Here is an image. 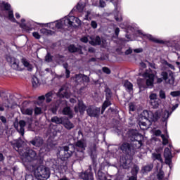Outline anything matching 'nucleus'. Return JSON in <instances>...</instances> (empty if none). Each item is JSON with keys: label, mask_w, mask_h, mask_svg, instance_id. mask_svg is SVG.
Masks as SVG:
<instances>
[{"label": "nucleus", "mask_w": 180, "mask_h": 180, "mask_svg": "<svg viewBox=\"0 0 180 180\" xmlns=\"http://www.w3.org/2000/svg\"><path fill=\"white\" fill-rule=\"evenodd\" d=\"M23 144H25V142L20 139L14 140L11 142V146L14 150L18 151L20 155L22 157V164L25 167L27 171L34 172L35 177L38 180L49 179V178H50V169L43 165L36 167V165L32 164V161L37 160V154L32 149L24 150Z\"/></svg>", "instance_id": "obj_1"}, {"label": "nucleus", "mask_w": 180, "mask_h": 180, "mask_svg": "<svg viewBox=\"0 0 180 180\" xmlns=\"http://www.w3.org/2000/svg\"><path fill=\"white\" fill-rule=\"evenodd\" d=\"M85 148H86V143L82 140H79L74 145L72 143L68 144V146H61L58 148V155L60 157V160L56 159H51L50 165L53 171H58V172H63L67 169V166L64 162L67 161L68 158L72 155L75 153V155L77 160H84L85 157Z\"/></svg>", "instance_id": "obj_2"}, {"label": "nucleus", "mask_w": 180, "mask_h": 180, "mask_svg": "<svg viewBox=\"0 0 180 180\" xmlns=\"http://www.w3.org/2000/svg\"><path fill=\"white\" fill-rule=\"evenodd\" d=\"M127 136L128 139L131 141V143L124 142L119 146V150H121L126 157H128V160L124 162H121L124 169H127L130 166L129 162H131L133 160V156L138 150L141 148L143 146V141H144V136L139 133L137 129H130L127 131Z\"/></svg>", "instance_id": "obj_3"}, {"label": "nucleus", "mask_w": 180, "mask_h": 180, "mask_svg": "<svg viewBox=\"0 0 180 180\" xmlns=\"http://www.w3.org/2000/svg\"><path fill=\"white\" fill-rule=\"evenodd\" d=\"M171 115H172V112H169L167 110L164 111H162V110H158L154 112L145 110L142 112V117L144 120H146L149 124H151V122H158V120L161 119L162 122H165L167 126L168 119Z\"/></svg>", "instance_id": "obj_4"}, {"label": "nucleus", "mask_w": 180, "mask_h": 180, "mask_svg": "<svg viewBox=\"0 0 180 180\" xmlns=\"http://www.w3.org/2000/svg\"><path fill=\"white\" fill-rule=\"evenodd\" d=\"M136 34L139 36V37H143V39H148L150 41H153V43H158V44H166L168 47H172V49H174L177 51H180V38L177 37V39L171 41H164L162 39H157L153 35L150 34H144L142 30H137Z\"/></svg>", "instance_id": "obj_5"}, {"label": "nucleus", "mask_w": 180, "mask_h": 180, "mask_svg": "<svg viewBox=\"0 0 180 180\" xmlns=\"http://www.w3.org/2000/svg\"><path fill=\"white\" fill-rule=\"evenodd\" d=\"M74 21L79 25H82V21L79 18L71 15L58 20L57 22H49L46 23V25H49V27L54 30V29H63L64 26L71 27L74 25Z\"/></svg>", "instance_id": "obj_6"}, {"label": "nucleus", "mask_w": 180, "mask_h": 180, "mask_svg": "<svg viewBox=\"0 0 180 180\" xmlns=\"http://www.w3.org/2000/svg\"><path fill=\"white\" fill-rule=\"evenodd\" d=\"M29 144H32L34 147H41L40 153H49L57 143L54 141H51V139L47 140V143H44V139L40 136H35L32 141L29 142Z\"/></svg>", "instance_id": "obj_7"}, {"label": "nucleus", "mask_w": 180, "mask_h": 180, "mask_svg": "<svg viewBox=\"0 0 180 180\" xmlns=\"http://www.w3.org/2000/svg\"><path fill=\"white\" fill-rule=\"evenodd\" d=\"M86 5H88V0H80L70 11V15H75V12H79V13L84 15L83 20H91V13H92L91 10L84 11Z\"/></svg>", "instance_id": "obj_8"}, {"label": "nucleus", "mask_w": 180, "mask_h": 180, "mask_svg": "<svg viewBox=\"0 0 180 180\" xmlns=\"http://www.w3.org/2000/svg\"><path fill=\"white\" fill-rule=\"evenodd\" d=\"M25 22H26V20L24 18H22L21 24L20 25V26L22 29H25V30H28V32L33 30V29H36V27L37 26V25H39V26H43L44 25H46V26H49V25L47 24L36 22L32 20H28L27 23H25Z\"/></svg>", "instance_id": "obj_9"}, {"label": "nucleus", "mask_w": 180, "mask_h": 180, "mask_svg": "<svg viewBox=\"0 0 180 180\" xmlns=\"http://www.w3.org/2000/svg\"><path fill=\"white\" fill-rule=\"evenodd\" d=\"M72 81L76 84V85H81L82 84L89 83V77L84 74H77L71 77Z\"/></svg>", "instance_id": "obj_10"}, {"label": "nucleus", "mask_w": 180, "mask_h": 180, "mask_svg": "<svg viewBox=\"0 0 180 180\" xmlns=\"http://www.w3.org/2000/svg\"><path fill=\"white\" fill-rule=\"evenodd\" d=\"M161 99L158 98L157 94L150 93L149 94V103L153 109H158L161 106Z\"/></svg>", "instance_id": "obj_11"}, {"label": "nucleus", "mask_w": 180, "mask_h": 180, "mask_svg": "<svg viewBox=\"0 0 180 180\" xmlns=\"http://www.w3.org/2000/svg\"><path fill=\"white\" fill-rule=\"evenodd\" d=\"M142 76L143 78L146 79V85L148 88H153V86H154V78L155 77L154 73L150 70H146Z\"/></svg>", "instance_id": "obj_12"}, {"label": "nucleus", "mask_w": 180, "mask_h": 180, "mask_svg": "<svg viewBox=\"0 0 180 180\" xmlns=\"http://www.w3.org/2000/svg\"><path fill=\"white\" fill-rule=\"evenodd\" d=\"M86 113L90 117H99L101 108L90 105L86 109Z\"/></svg>", "instance_id": "obj_13"}, {"label": "nucleus", "mask_w": 180, "mask_h": 180, "mask_svg": "<svg viewBox=\"0 0 180 180\" xmlns=\"http://www.w3.org/2000/svg\"><path fill=\"white\" fill-rule=\"evenodd\" d=\"M105 95H106V101H104L102 105L101 108V115H103V112L105 110H106V108H108V106H110L112 105V103H110L108 99L109 98H112V91L109 89H105Z\"/></svg>", "instance_id": "obj_14"}, {"label": "nucleus", "mask_w": 180, "mask_h": 180, "mask_svg": "<svg viewBox=\"0 0 180 180\" xmlns=\"http://www.w3.org/2000/svg\"><path fill=\"white\" fill-rule=\"evenodd\" d=\"M161 76L162 77V79H164V81H167V84H169L170 85H172L174 81H175L174 72H172V71H169V73L167 72H162Z\"/></svg>", "instance_id": "obj_15"}, {"label": "nucleus", "mask_w": 180, "mask_h": 180, "mask_svg": "<svg viewBox=\"0 0 180 180\" xmlns=\"http://www.w3.org/2000/svg\"><path fill=\"white\" fill-rule=\"evenodd\" d=\"M164 157L165 158V164L169 165L171 169L172 168V153L169 148L165 149Z\"/></svg>", "instance_id": "obj_16"}, {"label": "nucleus", "mask_w": 180, "mask_h": 180, "mask_svg": "<svg viewBox=\"0 0 180 180\" xmlns=\"http://www.w3.org/2000/svg\"><path fill=\"white\" fill-rule=\"evenodd\" d=\"M26 126V122L24 120H20L19 122L14 123V127L17 129V131L20 133L21 136H25V127Z\"/></svg>", "instance_id": "obj_17"}, {"label": "nucleus", "mask_w": 180, "mask_h": 180, "mask_svg": "<svg viewBox=\"0 0 180 180\" xmlns=\"http://www.w3.org/2000/svg\"><path fill=\"white\" fill-rule=\"evenodd\" d=\"M75 113L80 112V115H84L85 110H86V105L84 103V101L79 100L77 106H75Z\"/></svg>", "instance_id": "obj_18"}, {"label": "nucleus", "mask_w": 180, "mask_h": 180, "mask_svg": "<svg viewBox=\"0 0 180 180\" xmlns=\"http://www.w3.org/2000/svg\"><path fill=\"white\" fill-rule=\"evenodd\" d=\"M58 96L57 101H61V98H66V99H68L70 98V93L67 91V89L65 87H61L58 94H56Z\"/></svg>", "instance_id": "obj_19"}, {"label": "nucleus", "mask_w": 180, "mask_h": 180, "mask_svg": "<svg viewBox=\"0 0 180 180\" xmlns=\"http://www.w3.org/2000/svg\"><path fill=\"white\" fill-rule=\"evenodd\" d=\"M8 61H10L11 68L16 71H22L20 67H19V60L15 58H8Z\"/></svg>", "instance_id": "obj_20"}, {"label": "nucleus", "mask_w": 180, "mask_h": 180, "mask_svg": "<svg viewBox=\"0 0 180 180\" xmlns=\"http://www.w3.org/2000/svg\"><path fill=\"white\" fill-rule=\"evenodd\" d=\"M6 109H13L15 104L12 103L9 100H6L3 104H0V112H4Z\"/></svg>", "instance_id": "obj_21"}, {"label": "nucleus", "mask_w": 180, "mask_h": 180, "mask_svg": "<svg viewBox=\"0 0 180 180\" xmlns=\"http://www.w3.org/2000/svg\"><path fill=\"white\" fill-rule=\"evenodd\" d=\"M89 44L91 46H101L102 44V40L99 36H96V37H89Z\"/></svg>", "instance_id": "obj_22"}, {"label": "nucleus", "mask_w": 180, "mask_h": 180, "mask_svg": "<svg viewBox=\"0 0 180 180\" xmlns=\"http://www.w3.org/2000/svg\"><path fill=\"white\" fill-rule=\"evenodd\" d=\"M79 176L80 179L94 180V174H92V173L88 172L79 173Z\"/></svg>", "instance_id": "obj_23"}, {"label": "nucleus", "mask_w": 180, "mask_h": 180, "mask_svg": "<svg viewBox=\"0 0 180 180\" xmlns=\"http://www.w3.org/2000/svg\"><path fill=\"white\" fill-rule=\"evenodd\" d=\"M62 115H65V116H68L70 119H72L74 117V113L72 112V110L71 108L66 106L62 110Z\"/></svg>", "instance_id": "obj_24"}, {"label": "nucleus", "mask_w": 180, "mask_h": 180, "mask_svg": "<svg viewBox=\"0 0 180 180\" xmlns=\"http://www.w3.org/2000/svg\"><path fill=\"white\" fill-rule=\"evenodd\" d=\"M62 124H63L64 127H65V129L68 130H71V129H74L75 127L74 124L71 122L68 118H64Z\"/></svg>", "instance_id": "obj_25"}, {"label": "nucleus", "mask_w": 180, "mask_h": 180, "mask_svg": "<svg viewBox=\"0 0 180 180\" xmlns=\"http://www.w3.org/2000/svg\"><path fill=\"white\" fill-rule=\"evenodd\" d=\"M153 168H154V165H153V164H149V165L143 166L141 169V174H147V173L151 172Z\"/></svg>", "instance_id": "obj_26"}, {"label": "nucleus", "mask_w": 180, "mask_h": 180, "mask_svg": "<svg viewBox=\"0 0 180 180\" xmlns=\"http://www.w3.org/2000/svg\"><path fill=\"white\" fill-rule=\"evenodd\" d=\"M20 110H21V113L22 115H27V116H32V115H33V112L34 110H33V108H23L22 107L20 108Z\"/></svg>", "instance_id": "obj_27"}, {"label": "nucleus", "mask_w": 180, "mask_h": 180, "mask_svg": "<svg viewBox=\"0 0 180 180\" xmlns=\"http://www.w3.org/2000/svg\"><path fill=\"white\" fill-rule=\"evenodd\" d=\"M68 50L70 53H79V54H82V50L79 47L75 46L74 44H71L68 46Z\"/></svg>", "instance_id": "obj_28"}, {"label": "nucleus", "mask_w": 180, "mask_h": 180, "mask_svg": "<svg viewBox=\"0 0 180 180\" xmlns=\"http://www.w3.org/2000/svg\"><path fill=\"white\" fill-rule=\"evenodd\" d=\"M152 160L153 161H158L160 164H162L164 161L162 160V157L158 153H152Z\"/></svg>", "instance_id": "obj_29"}, {"label": "nucleus", "mask_w": 180, "mask_h": 180, "mask_svg": "<svg viewBox=\"0 0 180 180\" xmlns=\"http://www.w3.org/2000/svg\"><path fill=\"white\" fill-rule=\"evenodd\" d=\"M56 95L54 91H49L45 94V101L46 103H50L53 101V97Z\"/></svg>", "instance_id": "obj_30"}, {"label": "nucleus", "mask_w": 180, "mask_h": 180, "mask_svg": "<svg viewBox=\"0 0 180 180\" xmlns=\"http://www.w3.org/2000/svg\"><path fill=\"white\" fill-rule=\"evenodd\" d=\"M60 103H61L60 100H57L56 103H53V106L50 108L51 112L53 113V115H56L57 113V110H58V106H60Z\"/></svg>", "instance_id": "obj_31"}, {"label": "nucleus", "mask_w": 180, "mask_h": 180, "mask_svg": "<svg viewBox=\"0 0 180 180\" xmlns=\"http://www.w3.org/2000/svg\"><path fill=\"white\" fill-rule=\"evenodd\" d=\"M64 119V117H58L55 116L51 119V122H52V123H56V124H63Z\"/></svg>", "instance_id": "obj_32"}, {"label": "nucleus", "mask_w": 180, "mask_h": 180, "mask_svg": "<svg viewBox=\"0 0 180 180\" xmlns=\"http://www.w3.org/2000/svg\"><path fill=\"white\" fill-rule=\"evenodd\" d=\"M22 63L23 65L26 67L27 71H32L33 70V65H32L26 58H22Z\"/></svg>", "instance_id": "obj_33"}, {"label": "nucleus", "mask_w": 180, "mask_h": 180, "mask_svg": "<svg viewBox=\"0 0 180 180\" xmlns=\"http://www.w3.org/2000/svg\"><path fill=\"white\" fill-rule=\"evenodd\" d=\"M124 86L127 92H131L133 91V84L127 80L124 82Z\"/></svg>", "instance_id": "obj_34"}, {"label": "nucleus", "mask_w": 180, "mask_h": 180, "mask_svg": "<svg viewBox=\"0 0 180 180\" xmlns=\"http://www.w3.org/2000/svg\"><path fill=\"white\" fill-rule=\"evenodd\" d=\"M32 84L33 88H37L38 86H40V82L39 81V79L37 77H33L32 79Z\"/></svg>", "instance_id": "obj_35"}, {"label": "nucleus", "mask_w": 180, "mask_h": 180, "mask_svg": "<svg viewBox=\"0 0 180 180\" xmlns=\"http://www.w3.org/2000/svg\"><path fill=\"white\" fill-rule=\"evenodd\" d=\"M140 171V167L137 165H134L131 169V174L133 176H137V174Z\"/></svg>", "instance_id": "obj_36"}, {"label": "nucleus", "mask_w": 180, "mask_h": 180, "mask_svg": "<svg viewBox=\"0 0 180 180\" xmlns=\"http://www.w3.org/2000/svg\"><path fill=\"white\" fill-rule=\"evenodd\" d=\"M165 132H166V134H167L166 136L164 134L161 135L163 146H167V144H168V139L169 138V136H168V131H167V129L165 130Z\"/></svg>", "instance_id": "obj_37"}, {"label": "nucleus", "mask_w": 180, "mask_h": 180, "mask_svg": "<svg viewBox=\"0 0 180 180\" xmlns=\"http://www.w3.org/2000/svg\"><path fill=\"white\" fill-rule=\"evenodd\" d=\"M139 126L141 130H147V129H148V125L147 124V122L144 121H139Z\"/></svg>", "instance_id": "obj_38"}, {"label": "nucleus", "mask_w": 180, "mask_h": 180, "mask_svg": "<svg viewBox=\"0 0 180 180\" xmlns=\"http://www.w3.org/2000/svg\"><path fill=\"white\" fill-rule=\"evenodd\" d=\"M8 20H11V22L13 23H18V21L15 19V16L13 15V11L12 10L8 11Z\"/></svg>", "instance_id": "obj_39"}, {"label": "nucleus", "mask_w": 180, "mask_h": 180, "mask_svg": "<svg viewBox=\"0 0 180 180\" xmlns=\"http://www.w3.org/2000/svg\"><path fill=\"white\" fill-rule=\"evenodd\" d=\"M0 7L4 9V11H9V9H11V4L6 3L5 1H1L0 3Z\"/></svg>", "instance_id": "obj_40"}, {"label": "nucleus", "mask_w": 180, "mask_h": 180, "mask_svg": "<svg viewBox=\"0 0 180 180\" xmlns=\"http://www.w3.org/2000/svg\"><path fill=\"white\" fill-rule=\"evenodd\" d=\"M45 61L46 63H51V61H53V56H51V53H50V52H48L46 55Z\"/></svg>", "instance_id": "obj_41"}, {"label": "nucleus", "mask_w": 180, "mask_h": 180, "mask_svg": "<svg viewBox=\"0 0 180 180\" xmlns=\"http://www.w3.org/2000/svg\"><path fill=\"white\" fill-rule=\"evenodd\" d=\"M165 175L164 172L162 170H160L157 174V178L158 180H165L164 179Z\"/></svg>", "instance_id": "obj_42"}, {"label": "nucleus", "mask_w": 180, "mask_h": 180, "mask_svg": "<svg viewBox=\"0 0 180 180\" xmlns=\"http://www.w3.org/2000/svg\"><path fill=\"white\" fill-rule=\"evenodd\" d=\"M159 97L161 99H167V94H165V92L164 91V90H160Z\"/></svg>", "instance_id": "obj_43"}, {"label": "nucleus", "mask_w": 180, "mask_h": 180, "mask_svg": "<svg viewBox=\"0 0 180 180\" xmlns=\"http://www.w3.org/2000/svg\"><path fill=\"white\" fill-rule=\"evenodd\" d=\"M163 64L169 67V68H170L171 70H173V71H175V66H174L172 64L169 63L168 61L164 60Z\"/></svg>", "instance_id": "obj_44"}, {"label": "nucleus", "mask_w": 180, "mask_h": 180, "mask_svg": "<svg viewBox=\"0 0 180 180\" xmlns=\"http://www.w3.org/2000/svg\"><path fill=\"white\" fill-rule=\"evenodd\" d=\"M40 32L42 34H45V36H47V35L50 34L51 31L49 30H47L46 28H42V29H41Z\"/></svg>", "instance_id": "obj_45"}, {"label": "nucleus", "mask_w": 180, "mask_h": 180, "mask_svg": "<svg viewBox=\"0 0 180 180\" xmlns=\"http://www.w3.org/2000/svg\"><path fill=\"white\" fill-rule=\"evenodd\" d=\"M170 95L173 96V98H176V96H180V91H174L170 93Z\"/></svg>", "instance_id": "obj_46"}, {"label": "nucleus", "mask_w": 180, "mask_h": 180, "mask_svg": "<svg viewBox=\"0 0 180 180\" xmlns=\"http://www.w3.org/2000/svg\"><path fill=\"white\" fill-rule=\"evenodd\" d=\"M89 37H82L80 39V41H82V43H88V41H89H89H91V40H89Z\"/></svg>", "instance_id": "obj_47"}, {"label": "nucleus", "mask_w": 180, "mask_h": 180, "mask_svg": "<svg viewBox=\"0 0 180 180\" xmlns=\"http://www.w3.org/2000/svg\"><path fill=\"white\" fill-rule=\"evenodd\" d=\"M34 112V115H41V108L39 107H35Z\"/></svg>", "instance_id": "obj_48"}, {"label": "nucleus", "mask_w": 180, "mask_h": 180, "mask_svg": "<svg viewBox=\"0 0 180 180\" xmlns=\"http://www.w3.org/2000/svg\"><path fill=\"white\" fill-rule=\"evenodd\" d=\"M129 112H134V110H136V105L133 103H130L129 104Z\"/></svg>", "instance_id": "obj_49"}, {"label": "nucleus", "mask_w": 180, "mask_h": 180, "mask_svg": "<svg viewBox=\"0 0 180 180\" xmlns=\"http://www.w3.org/2000/svg\"><path fill=\"white\" fill-rule=\"evenodd\" d=\"M106 6V0H100L99 1V7L105 8Z\"/></svg>", "instance_id": "obj_50"}, {"label": "nucleus", "mask_w": 180, "mask_h": 180, "mask_svg": "<svg viewBox=\"0 0 180 180\" xmlns=\"http://www.w3.org/2000/svg\"><path fill=\"white\" fill-rule=\"evenodd\" d=\"M91 26L93 29H96V27H98V22H96V21L92 20L91 22Z\"/></svg>", "instance_id": "obj_51"}, {"label": "nucleus", "mask_w": 180, "mask_h": 180, "mask_svg": "<svg viewBox=\"0 0 180 180\" xmlns=\"http://www.w3.org/2000/svg\"><path fill=\"white\" fill-rule=\"evenodd\" d=\"M34 177L32 174H26L25 175V180H34Z\"/></svg>", "instance_id": "obj_52"}, {"label": "nucleus", "mask_w": 180, "mask_h": 180, "mask_svg": "<svg viewBox=\"0 0 180 180\" xmlns=\"http://www.w3.org/2000/svg\"><path fill=\"white\" fill-rule=\"evenodd\" d=\"M103 71L105 72V74H110V69H109L108 68H107V67H104V68H103Z\"/></svg>", "instance_id": "obj_53"}, {"label": "nucleus", "mask_w": 180, "mask_h": 180, "mask_svg": "<svg viewBox=\"0 0 180 180\" xmlns=\"http://www.w3.org/2000/svg\"><path fill=\"white\" fill-rule=\"evenodd\" d=\"M32 35H33V37H34L35 39H40V34H39V32H34L32 33Z\"/></svg>", "instance_id": "obj_54"}, {"label": "nucleus", "mask_w": 180, "mask_h": 180, "mask_svg": "<svg viewBox=\"0 0 180 180\" xmlns=\"http://www.w3.org/2000/svg\"><path fill=\"white\" fill-rule=\"evenodd\" d=\"M115 19L117 22H122V15H115Z\"/></svg>", "instance_id": "obj_55"}, {"label": "nucleus", "mask_w": 180, "mask_h": 180, "mask_svg": "<svg viewBox=\"0 0 180 180\" xmlns=\"http://www.w3.org/2000/svg\"><path fill=\"white\" fill-rule=\"evenodd\" d=\"M77 139H84V134H82V130L78 131V137Z\"/></svg>", "instance_id": "obj_56"}, {"label": "nucleus", "mask_w": 180, "mask_h": 180, "mask_svg": "<svg viewBox=\"0 0 180 180\" xmlns=\"http://www.w3.org/2000/svg\"><path fill=\"white\" fill-rule=\"evenodd\" d=\"M143 48H138L136 49H134V52L139 53H143Z\"/></svg>", "instance_id": "obj_57"}, {"label": "nucleus", "mask_w": 180, "mask_h": 180, "mask_svg": "<svg viewBox=\"0 0 180 180\" xmlns=\"http://www.w3.org/2000/svg\"><path fill=\"white\" fill-rule=\"evenodd\" d=\"M115 33L116 37H119V33H120V29H119V27H116L115 30Z\"/></svg>", "instance_id": "obj_58"}, {"label": "nucleus", "mask_w": 180, "mask_h": 180, "mask_svg": "<svg viewBox=\"0 0 180 180\" xmlns=\"http://www.w3.org/2000/svg\"><path fill=\"white\" fill-rule=\"evenodd\" d=\"M133 53V49H131V48H129V49H127L126 51H125V54L127 56H129V54H131Z\"/></svg>", "instance_id": "obj_59"}, {"label": "nucleus", "mask_w": 180, "mask_h": 180, "mask_svg": "<svg viewBox=\"0 0 180 180\" xmlns=\"http://www.w3.org/2000/svg\"><path fill=\"white\" fill-rule=\"evenodd\" d=\"M71 75V72L70 70H65V77L66 78H70V75Z\"/></svg>", "instance_id": "obj_60"}, {"label": "nucleus", "mask_w": 180, "mask_h": 180, "mask_svg": "<svg viewBox=\"0 0 180 180\" xmlns=\"http://www.w3.org/2000/svg\"><path fill=\"white\" fill-rule=\"evenodd\" d=\"M44 100H46V96H40L38 97V101L41 102H43Z\"/></svg>", "instance_id": "obj_61"}, {"label": "nucleus", "mask_w": 180, "mask_h": 180, "mask_svg": "<svg viewBox=\"0 0 180 180\" xmlns=\"http://www.w3.org/2000/svg\"><path fill=\"white\" fill-rule=\"evenodd\" d=\"M155 136H161V130L158 129L154 132Z\"/></svg>", "instance_id": "obj_62"}, {"label": "nucleus", "mask_w": 180, "mask_h": 180, "mask_svg": "<svg viewBox=\"0 0 180 180\" xmlns=\"http://www.w3.org/2000/svg\"><path fill=\"white\" fill-rule=\"evenodd\" d=\"M0 120H1L3 123H6V118L4 116L0 117Z\"/></svg>", "instance_id": "obj_63"}, {"label": "nucleus", "mask_w": 180, "mask_h": 180, "mask_svg": "<svg viewBox=\"0 0 180 180\" xmlns=\"http://www.w3.org/2000/svg\"><path fill=\"white\" fill-rule=\"evenodd\" d=\"M128 180H137V176H131L129 178Z\"/></svg>", "instance_id": "obj_64"}]
</instances>
